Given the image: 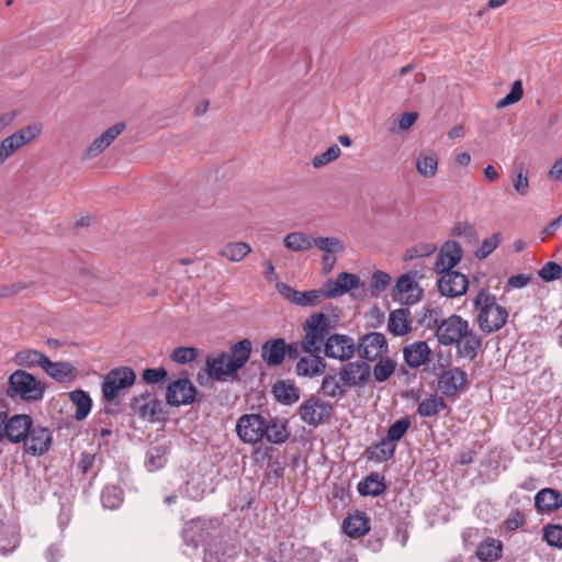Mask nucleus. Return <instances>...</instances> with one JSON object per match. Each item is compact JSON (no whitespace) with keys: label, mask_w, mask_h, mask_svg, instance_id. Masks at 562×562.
Wrapping results in <instances>:
<instances>
[{"label":"nucleus","mask_w":562,"mask_h":562,"mask_svg":"<svg viewBox=\"0 0 562 562\" xmlns=\"http://www.w3.org/2000/svg\"><path fill=\"white\" fill-rule=\"evenodd\" d=\"M428 327H436V337L439 344L456 346L461 358L474 359L482 346L481 337L470 328L469 322L459 315H450L440 322L435 318L432 325L428 323Z\"/></svg>","instance_id":"obj_1"},{"label":"nucleus","mask_w":562,"mask_h":562,"mask_svg":"<svg viewBox=\"0 0 562 562\" xmlns=\"http://www.w3.org/2000/svg\"><path fill=\"white\" fill-rule=\"evenodd\" d=\"M250 353L251 342L248 339L235 344L231 353H212L206 358L207 374L216 381H226L246 364Z\"/></svg>","instance_id":"obj_2"},{"label":"nucleus","mask_w":562,"mask_h":562,"mask_svg":"<svg viewBox=\"0 0 562 562\" xmlns=\"http://www.w3.org/2000/svg\"><path fill=\"white\" fill-rule=\"evenodd\" d=\"M476 323L480 329L486 334L499 330L507 322L508 312L496 303L495 295L487 290H480L474 302Z\"/></svg>","instance_id":"obj_3"},{"label":"nucleus","mask_w":562,"mask_h":562,"mask_svg":"<svg viewBox=\"0 0 562 562\" xmlns=\"http://www.w3.org/2000/svg\"><path fill=\"white\" fill-rule=\"evenodd\" d=\"M336 324V316H330L324 312L312 314L303 324L305 335L301 342L302 349L307 353L321 352L326 337Z\"/></svg>","instance_id":"obj_4"},{"label":"nucleus","mask_w":562,"mask_h":562,"mask_svg":"<svg viewBox=\"0 0 562 562\" xmlns=\"http://www.w3.org/2000/svg\"><path fill=\"white\" fill-rule=\"evenodd\" d=\"M45 385L24 370H15L9 376L7 390L9 397H20L26 402H35L43 397Z\"/></svg>","instance_id":"obj_5"},{"label":"nucleus","mask_w":562,"mask_h":562,"mask_svg":"<svg viewBox=\"0 0 562 562\" xmlns=\"http://www.w3.org/2000/svg\"><path fill=\"white\" fill-rule=\"evenodd\" d=\"M136 380L135 372L128 367L112 369L102 383V396L105 402L114 403L121 391L131 387Z\"/></svg>","instance_id":"obj_6"},{"label":"nucleus","mask_w":562,"mask_h":562,"mask_svg":"<svg viewBox=\"0 0 562 562\" xmlns=\"http://www.w3.org/2000/svg\"><path fill=\"white\" fill-rule=\"evenodd\" d=\"M41 132L40 124H31L5 137L0 143V166L20 148L36 138Z\"/></svg>","instance_id":"obj_7"},{"label":"nucleus","mask_w":562,"mask_h":562,"mask_svg":"<svg viewBox=\"0 0 562 562\" xmlns=\"http://www.w3.org/2000/svg\"><path fill=\"white\" fill-rule=\"evenodd\" d=\"M423 289L417 281V272L402 274L394 286L393 299L403 305H414L423 299Z\"/></svg>","instance_id":"obj_8"},{"label":"nucleus","mask_w":562,"mask_h":562,"mask_svg":"<svg viewBox=\"0 0 562 562\" xmlns=\"http://www.w3.org/2000/svg\"><path fill=\"white\" fill-rule=\"evenodd\" d=\"M238 438L249 445L261 441L265 437V418L260 414H244L236 423Z\"/></svg>","instance_id":"obj_9"},{"label":"nucleus","mask_w":562,"mask_h":562,"mask_svg":"<svg viewBox=\"0 0 562 562\" xmlns=\"http://www.w3.org/2000/svg\"><path fill=\"white\" fill-rule=\"evenodd\" d=\"M315 247L324 252L322 257V270L328 274L334 269L337 255L346 250L345 243L334 236H317L314 238Z\"/></svg>","instance_id":"obj_10"},{"label":"nucleus","mask_w":562,"mask_h":562,"mask_svg":"<svg viewBox=\"0 0 562 562\" xmlns=\"http://www.w3.org/2000/svg\"><path fill=\"white\" fill-rule=\"evenodd\" d=\"M333 412L331 404L318 398L310 397L300 406L299 414L301 419L310 426H318L327 419Z\"/></svg>","instance_id":"obj_11"},{"label":"nucleus","mask_w":562,"mask_h":562,"mask_svg":"<svg viewBox=\"0 0 562 562\" xmlns=\"http://www.w3.org/2000/svg\"><path fill=\"white\" fill-rule=\"evenodd\" d=\"M440 278L437 282L438 291L442 296L458 297L463 295L469 286L468 277L456 270L437 272Z\"/></svg>","instance_id":"obj_12"},{"label":"nucleus","mask_w":562,"mask_h":562,"mask_svg":"<svg viewBox=\"0 0 562 562\" xmlns=\"http://www.w3.org/2000/svg\"><path fill=\"white\" fill-rule=\"evenodd\" d=\"M323 346L326 357L339 361H347L351 359L357 349L355 340L351 337L341 334L330 335Z\"/></svg>","instance_id":"obj_13"},{"label":"nucleus","mask_w":562,"mask_h":562,"mask_svg":"<svg viewBox=\"0 0 562 562\" xmlns=\"http://www.w3.org/2000/svg\"><path fill=\"white\" fill-rule=\"evenodd\" d=\"M371 375V368L363 361H353L342 366L338 372L341 384L345 387L364 385Z\"/></svg>","instance_id":"obj_14"},{"label":"nucleus","mask_w":562,"mask_h":562,"mask_svg":"<svg viewBox=\"0 0 562 562\" xmlns=\"http://www.w3.org/2000/svg\"><path fill=\"white\" fill-rule=\"evenodd\" d=\"M276 288L278 292L291 303L303 307L317 306L322 299L326 297L324 293V286L322 290H308L301 292L284 282H279L277 283Z\"/></svg>","instance_id":"obj_15"},{"label":"nucleus","mask_w":562,"mask_h":562,"mask_svg":"<svg viewBox=\"0 0 562 562\" xmlns=\"http://www.w3.org/2000/svg\"><path fill=\"white\" fill-rule=\"evenodd\" d=\"M360 286L361 280L357 274L341 272L336 277V279H328L324 283V293L326 297L335 299L352 290H357Z\"/></svg>","instance_id":"obj_16"},{"label":"nucleus","mask_w":562,"mask_h":562,"mask_svg":"<svg viewBox=\"0 0 562 562\" xmlns=\"http://www.w3.org/2000/svg\"><path fill=\"white\" fill-rule=\"evenodd\" d=\"M195 394L196 389L189 379H178L168 385L166 401L171 406L188 405Z\"/></svg>","instance_id":"obj_17"},{"label":"nucleus","mask_w":562,"mask_h":562,"mask_svg":"<svg viewBox=\"0 0 562 562\" xmlns=\"http://www.w3.org/2000/svg\"><path fill=\"white\" fill-rule=\"evenodd\" d=\"M124 123H116L98 136L82 153V160H91L101 155L125 130Z\"/></svg>","instance_id":"obj_18"},{"label":"nucleus","mask_w":562,"mask_h":562,"mask_svg":"<svg viewBox=\"0 0 562 562\" xmlns=\"http://www.w3.org/2000/svg\"><path fill=\"white\" fill-rule=\"evenodd\" d=\"M463 249L456 240L446 241L435 261L434 270L436 272H442L445 270H452L462 259Z\"/></svg>","instance_id":"obj_19"},{"label":"nucleus","mask_w":562,"mask_h":562,"mask_svg":"<svg viewBox=\"0 0 562 562\" xmlns=\"http://www.w3.org/2000/svg\"><path fill=\"white\" fill-rule=\"evenodd\" d=\"M50 442L52 434L47 428L32 426L24 440L25 451L33 456H41L49 449Z\"/></svg>","instance_id":"obj_20"},{"label":"nucleus","mask_w":562,"mask_h":562,"mask_svg":"<svg viewBox=\"0 0 562 562\" xmlns=\"http://www.w3.org/2000/svg\"><path fill=\"white\" fill-rule=\"evenodd\" d=\"M387 349L386 340L381 333H370L362 337L358 345V352L361 358L373 361Z\"/></svg>","instance_id":"obj_21"},{"label":"nucleus","mask_w":562,"mask_h":562,"mask_svg":"<svg viewBox=\"0 0 562 562\" xmlns=\"http://www.w3.org/2000/svg\"><path fill=\"white\" fill-rule=\"evenodd\" d=\"M32 425L29 415H14L7 420L4 438L11 442L24 441Z\"/></svg>","instance_id":"obj_22"},{"label":"nucleus","mask_w":562,"mask_h":562,"mask_svg":"<svg viewBox=\"0 0 562 562\" xmlns=\"http://www.w3.org/2000/svg\"><path fill=\"white\" fill-rule=\"evenodd\" d=\"M133 412L144 419H153L159 411L160 403L151 393H144L133 398Z\"/></svg>","instance_id":"obj_23"},{"label":"nucleus","mask_w":562,"mask_h":562,"mask_svg":"<svg viewBox=\"0 0 562 562\" xmlns=\"http://www.w3.org/2000/svg\"><path fill=\"white\" fill-rule=\"evenodd\" d=\"M467 382V373L459 369L452 368L442 373L439 379V387L446 395L457 393Z\"/></svg>","instance_id":"obj_24"},{"label":"nucleus","mask_w":562,"mask_h":562,"mask_svg":"<svg viewBox=\"0 0 562 562\" xmlns=\"http://www.w3.org/2000/svg\"><path fill=\"white\" fill-rule=\"evenodd\" d=\"M286 356V344L282 338L268 340L262 346V359L271 367L279 366Z\"/></svg>","instance_id":"obj_25"},{"label":"nucleus","mask_w":562,"mask_h":562,"mask_svg":"<svg viewBox=\"0 0 562 562\" xmlns=\"http://www.w3.org/2000/svg\"><path fill=\"white\" fill-rule=\"evenodd\" d=\"M404 360L411 368L423 366L430 355V348L425 341H415L403 350Z\"/></svg>","instance_id":"obj_26"},{"label":"nucleus","mask_w":562,"mask_h":562,"mask_svg":"<svg viewBox=\"0 0 562 562\" xmlns=\"http://www.w3.org/2000/svg\"><path fill=\"white\" fill-rule=\"evenodd\" d=\"M326 369V362L316 353L303 357L296 363V373L301 376L314 378L322 374Z\"/></svg>","instance_id":"obj_27"},{"label":"nucleus","mask_w":562,"mask_h":562,"mask_svg":"<svg viewBox=\"0 0 562 562\" xmlns=\"http://www.w3.org/2000/svg\"><path fill=\"white\" fill-rule=\"evenodd\" d=\"M535 505L539 512H554L562 506V495L553 488H542L535 496Z\"/></svg>","instance_id":"obj_28"},{"label":"nucleus","mask_w":562,"mask_h":562,"mask_svg":"<svg viewBox=\"0 0 562 562\" xmlns=\"http://www.w3.org/2000/svg\"><path fill=\"white\" fill-rule=\"evenodd\" d=\"M409 311L398 308L390 313L387 328L395 336H404L412 329V321L409 319Z\"/></svg>","instance_id":"obj_29"},{"label":"nucleus","mask_w":562,"mask_h":562,"mask_svg":"<svg viewBox=\"0 0 562 562\" xmlns=\"http://www.w3.org/2000/svg\"><path fill=\"white\" fill-rule=\"evenodd\" d=\"M290 437L286 423L278 418H271L269 422L265 419V437L269 442L281 445Z\"/></svg>","instance_id":"obj_30"},{"label":"nucleus","mask_w":562,"mask_h":562,"mask_svg":"<svg viewBox=\"0 0 562 562\" xmlns=\"http://www.w3.org/2000/svg\"><path fill=\"white\" fill-rule=\"evenodd\" d=\"M209 490L210 482H207L205 475L201 471L193 472L184 486L186 495L194 501L202 498Z\"/></svg>","instance_id":"obj_31"},{"label":"nucleus","mask_w":562,"mask_h":562,"mask_svg":"<svg viewBox=\"0 0 562 562\" xmlns=\"http://www.w3.org/2000/svg\"><path fill=\"white\" fill-rule=\"evenodd\" d=\"M42 369L57 382L71 380L75 375V368L68 362H53L48 358L44 362Z\"/></svg>","instance_id":"obj_32"},{"label":"nucleus","mask_w":562,"mask_h":562,"mask_svg":"<svg viewBox=\"0 0 562 562\" xmlns=\"http://www.w3.org/2000/svg\"><path fill=\"white\" fill-rule=\"evenodd\" d=\"M416 170L423 178H434L438 170L437 154L435 151L420 153L416 157Z\"/></svg>","instance_id":"obj_33"},{"label":"nucleus","mask_w":562,"mask_h":562,"mask_svg":"<svg viewBox=\"0 0 562 562\" xmlns=\"http://www.w3.org/2000/svg\"><path fill=\"white\" fill-rule=\"evenodd\" d=\"M283 245L291 251H307L315 246L314 238L303 232H292L283 237Z\"/></svg>","instance_id":"obj_34"},{"label":"nucleus","mask_w":562,"mask_h":562,"mask_svg":"<svg viewBox=\"0 0 562 562\" xmlns=\"http://www.w3.org/2000/svg\"><path fill=\"white\" fill-rule=\"evenodd\" d=\"M342 529L347 536L356 539L364 536L370 530V526L363 515L356 514L344 520Z\"/></svg>","instance_id":"obj_35"},{"label":"nucleus","mask_w":562,"mask_h":562,"mask_svg":"<svg viewBox=\"0 0 562 562\" xmlns=\"http://www.w3.org/2000/svg\"><path fill=\"white\" fill-rule=\"evenodd\" d=\"M168 449L166 446L150 447L146 454L145 467L154 472L164 468L167 463Z\"/></svg>","instance_id":"obj_36"},{"label":"nucleus","mask_w":562,"mask_h":562,"mask_svg":"<svg viewBox=\"0 0 562 562\" xmlns=\"http://www.w3.org/2000/svg\"><path fill=\"white\" fill-rule=\"evenodd\" d=\"M46 358L45 355L37 350L25 349L15 353L14 361L20 367L32 369L37 366L42 368Z\"/></svg>","instance_id":"obj_37"},{"label":"nucleus","mask_w":562,"mask_h":562,"mask_svg":"<svg viewBox=\"0 0 562 562\" xmlns=\"http://www.w3.org/2000/svg\"><path fill=\"white\" fill-rule=\"evenodd\" d=\"M69 396H70V401L76 406V413H75L76 419L77 420L85 419L89 415V413L91 411V406H92V401H91L90 396L88 395V393L83 392L82 390L72 391L69 394Z\"/></svg>","instance_id":"obj_38"},{"label":"nucleus","mask_w":562,"mask_h":562,"mask_svg":"<svg viewBox=\"0 0 562 562\" xmlns=\"http://www.w3.org/2000/svg\"><path fill=\"white\" fill-rule=\"evenodd\" d=\"M250 251L251 248L247 243L238 241L226 244L220 249L218 254L232 262H238L243 260Z\"/></svg>","instance_id":"obj_39"},{"label":"nucleus","mask_w":562,"mask_h":562,"mask_svg":"<svg viewBox=\"0 0 562 562\" xmlns=\"http://www.w3.org/2000/svg\"><path fill=\"white\" fill-rule=\"evenodd\" d=\"M446 408V403L438 395H430L422 400L417 407V413L423 417H432Z\"/></svg>","instance_id":"obj_40"},{"label":"nucleus","mask_w":562,"mask_h":562,"mask_svg":"<svg viewBox=\"0 0 562 562\" xmlns=\"http://www.w3.org/2000/svg\"><path fill=\"white\" fill-rule=\"evenodd\" d=\"M273 394L276 398L285 405H290L299 401V393L293 384L280 381L273 385Z\"/></svg>","instance_id":"obj_41"},{"label":"nucleus","mask_w":562,"mask_h":562,"mask_svg":"<svg viewBox=\"0 0 562 562\" xmlns=\"http://www.w3.org/2000/svg\"><path fill=\"white\" fill-rule=\"evenodd\" d=\"M502 543L495 539L481 543L476 550L477 558L483 562L495 561L501 558Z\"/></svg>","instance_id":"obj_42"},{"label":"nucleus","mask_w":562,"mask_h":562,"mask_svg":"<svg viewBox=\"0 0 562 562\" xmlns=\"http://www.w3.org/2000/svg\"><path fill=\"white\" fill-rule=\"evenodd\" d=\"M396 445L385 438L371 448L369 458L378 462L386 461L393 457Z\"/></svg>","instance_id":"obj_43"},{"label":"nucleus","mask_w":562,"mask_h":562,"mask_svg":"<svg viewBox=\"0 0 562 562\" xmlns=\"http://www.w3.org/2000/svg\"><path fill=\"white\" fill-rule=\"evenodd\" d=\"M384 484L378 475H369L358 484V492L363 496H378L384 491Z\"/></svg>","instance_id":"obj_44"},{"label":"nucleus","mask_w":562,"mask_h":562,"mask_svg":"<svg viewBox=\"0 0 562 562\" xmlns=\"http://www.w3.org/2000/svg\"><path fill=\"white\" fill-rule=\"evenodd\" d=\"M341 155V150L338 145H330L324 153L316 155L312 159V166L316 169L322 168L335 160Z\"/></svg>","instance_id":"obj_45"},{"label":"nucleus","mask_w":562,"mask_h":562,"mask_svg":"<svg viewBox=\"0 0 562 562\" xmlns=\"http://www.w3.org/2000/svg\"><path fill=\"white\" fill-rule=\"evenodd\" d=\"M203 530H204L203 521L193 520V521L189 522L183 529L186 541L190 540V542L194 547H198L200 543H203L204 536L202 533L198 535V532L203 531Z\"/></svg>","instance_id":"obj_46"},{"label":"nucleus","mask_w":562,"mask_h":562,"mask_svg":"<svg viewBox=\"0 0 562 562\" xmlns=\"http://www.w3.org/2000/svg\"><path fill=\"white\" fill-rule=\"evenodd\" d=\"M122 491L116 486H106L102 491L101 502L104 508L115 509L122 503Z\"/></svg>","instance_id":"obj_47"},{"label":"nucleus","mask_w":562,"mask_h":562,"mask_svg":"<svg viewBox=\"0 0 562 562\" xmlns=\"http://www.w3.org/2000/svg\"><path fill=\"white\" fill-rule=\"evenodd\" d=\"M199 353L195 347H178L172 351L170 359L178 364H187L193 362Z\"/></svg>","instance_id":"obj_48"},{"label":"nucleus","mask_w":562,"mask_h":562,"mask_svg":"<svg viewBox=\"0 0 562 562\" xmlns=\"http://www.w3.org/2000/svg\"><path fill=\"white\" fill-rule=\"evenodd\" d=\"M345 386L341 384L339 376L326 375L322 382L323 392L329 397L342 396Z\"/></svg>","instance_id":"obj_49"},{"label":"nucleus","mask_w":562,"mask_h":562,"mask_svg":"<svg viewBox=\"0 0 562 562\" xmlns=\"http://www.w3.org/2000/svg\"><path fill=\"white\" fill-rule=\"evenodd\" d=\"M409 427L411 422L408 420V418L397 419L389 427L386 432V439L390 440L392 443L396 445V442L404 437Z\"/></svg>","instance_id":"obj_50"},{"label":"nucleus","mask_w":562,"mask_h":562,"mask_svg":"<svg viewBox=\"0 0 562 562\" xmlns=\"http://www.w3.org/2000/svg\"><path fill=\"white\" fill-rule=\"evenodd\" d=\"M522 95H524L522 83L520 80H516L513 82L509 93L506 97H504L503 99H501L497 102L496 106H497V109H503V108L509 106L512 104H515L521 100Z\"/></svg>","instance_id":"obj_51"},{"label":"nucleus","mask_w":562,"mask_h":562,"mask_svg":"<svg viewBox=\"0 0 562 562\" xmlns=\"http://www.w3.org/2000/svg\"><path fill=\"white\" fill-rule=\"evenodd\" d=\"M501 240L502 236L499 233H495L491 237L485 238L475 251V257L481 260L487 258L499 246Z\"/></svg>","instance_id":"obj_52"},{"label":"nucleus","mask_w":562,"mask_h":562,"mask_svg":"<svg viewBox=\"0 0 562 562\" xmlns=\"http://www.w3.org/2000/svg\"><path fill=\"white\" fill-rule=\"evenodd\" d=\"M417 119H418L417 112H406L391 124L390 132L391 133L405 132L415 124Z\"/></svg>","instance_id":"obj_53"},{"label":"nucleus","mask_w":562,"mask_h":562,"mask_svg":"<svg viewBox=\"0 0 562 562\" xmlns=\"http://www.w3.org/2000/svg\"><path fill=\"white\" fill-rule=\"evenodd\" d=\"M395 370V363L390 360H380L373 369L374 379L379 382L387 380Z\"/></svg>","instance_id":"obj_54"},{"label":"nucleus","mask_w":562,"mask_h":562,"mask_svg":"<svg viewBox=\"0 0 562 562\" xmlns=\"http://www.w3.org/2000/svg\"><path fill=\"white\" fill-rule=\"evenodd\" d=\"M543 538L549 546L562 548V526L549 525L544 527Z\"/></svg>","instance_id":"obj_55"},{"label":"nucleus","mask_w":562,"mask_h":562,"mask_svg":"<svg viewBox=\"0 0 562 562\" xmlns=\"http://www.w3.org/2000/svg\"><path fill=\"white\" fill-rule=\"evenodd\" d=\"M436 246L432 244H422L415 247H412L406 250L404 259L405 260H412L415 258H422L430 256L436 251Z\"/></svg>","instance_id":"obj_56"},{"label":"nucleus","mask_w":562,"mask_h":562,"mask_svg":"<svg viewBox=\"0 0 562 562\" xmlns=\"http://www.w3.org/2000/svg\"><path fill=\"white\" fill-rule=\"evenodd\" d=\"M391 277L384 271H375L372 274L371 292L379 294L390 285Z\"/></svg>","instance_id":"obj_57"},{"label":"nucleus","mask_w":562,"mask_h":562,"mask_svg":"<svg viewBox=\"0 0 562 562\" xmlns=\"http://www.w3.org/2000/svg\"><path fill=\"white\" fill-rule=\"evenodd\" d=\"M538 274L543 281H553L561 277L562 268L557 262L549 261L539 270Z\"/></svg>","instance_id":"obj_58"},{"label":"nucleus","mask_w":562,"mask_h":562,"mask_svg":"<svg viewBox=\"0 0 562 562\" xmlns=\"http://www.w3.org/2000/svg\"><path fill=\"white\" fill-rule=\"evenodd\" d=\"M168 372L165 368H148L143 371V380L148 384H155L165 380Z\"/></svg>","instance_id":"obj_59"},{"label":"nucleus","mask_w":562,"mask_h":562,"mask_svg":"<svg viewBox=\"0 0 562 562\" xmlns=\"http://www.w3.org/2000/svg\"><path fill=\"white\" fill-rule=\"evenodd\" d=\"M513 187L515 191L525 196L529 192V179L527 172L522 170V168L517 172L516 177L513 179Z\"/></svg>","instance_id":"obj_60"},{"label":"nucleus","mask_w":562,"mask_h":562,"mask_svg":"<svg viewBox=\"0 0 562 562\" xmlns=\"http://www.w3.org/2000/svg\"><path fill=\"white\" fill-rule=\"evenodd\" d=\"M204 562H227V557L226 553H221L217 548L209 544L205 548Z\"/></svg>","instance_id":"obj_61"},{"label":"nucleus","mask_w":562,"mask_h":562,"mask_svg":"<svg viewBox=\"0 0 562 562\" xmlns=\"http://www.w3.org/2000/svg\"><path fill=\"white\" fill-rule=\"evenodd\" d=\"M454 233L459 236H464L469 240L475 241L477 239V234L473 226L467 224V223H460L454 228Z\"/></svg>","instance_id":"obj_62"},{"label":"nucleus","mask_w":562,"mask_h":562,"mask_svg":"<svg viewBox=\"0 0 562 562\" xmlns=\"http://www.w3.org/2000/svg\"><path fill=\"white\" fill-rule=\"evenodd\" d=\"M27 284L22 282H16L12 284L1 285L0 286V299L9 297L16 294L19 291L26 289Z\"/></svg>","instance_id":"obj_63"},{"label":"nucleus","mask_w":562,"mask_h":562,"mask_svg":"<svg viewBox=\"0 0 562 562\" xmlns=\"http://www.w3.org/2000/svg\"><path fill=\"white\" fill-rule=\"evenodd\" d=\"M530 281H531V278L529 276L520 273V274L512 276L508 279L507 284L512 289H521V288H525L526 285H528Z\"/></svg>","instance_id":"obj_64"}]
</instances>
